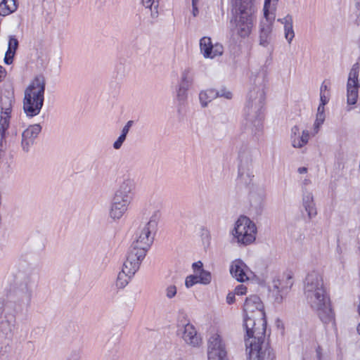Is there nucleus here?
<instances>
[{"mask_svg": "<svg viewBox=\"0 0 360 360\" xmlns=\"http://www.w3.org/2000/svg\"><path fill=\"white\" fill-rule=\"evenodd\" d=\"M243 309L245 342L247 350L249 349V360H274L275 354L265 340L266 322L260 298L257 295L248 297Z\"/></svg>", "mask_w": 360, "mask_h": 360, "instance_id": "obj_1", "label": "nucleus"}, {"mask_svg": "<svg viewBox=\"0 0 360 360\" xmlns=\"http://www.w3.org/2000/svg\"><path fill=\"white\" fill-rule=\"evenodd\" d=\"M39 280V273L36 267L31 265L22 266L14 283L0 297V304L20 314L27 311Z\"/></svg>", "mask_w": 360, "mask_h": 360, "instance_id": "obj_2", "label": "nucleus"}, {"mask_svg": "<svg viewBox=\"0 0 360 360\" xmlns=\"http://www.w3.org/2000/svg\"><path fill=\"white\" fill-rule=\"evenodd\" d=\"M251 84L247 94L244 108L243 126L252 134L262 131L264 120L266 75L263 70L251 77Z\"/></svg>", "mask_w": 360, "mask_h": 360, "instance_id": "obj_3", "label": "nucleus"}, {"mask_svg": "<svg viewBox=\"0 0 360 360\" xmlns=\"http://www.w3.org/2000/svg\"><path fill=\"white\" fill-rule=\"evenodd\" d=\"M304 294L307 303L315 310L324 324H334L335 316L322 274L317 271L307 274L304 281Z\"/></svg>", "mask_w": 360, "mask_h": 360, "instance_id": "obj_4", "label": "nucleus"}, {"mask_svg": "<svg viewBox=\"0 0 360 360\" xmlns=\"http://www.w3.org/2000/svg\"><path fill=\"white\" fill-rule=\"evenodd\" d=\"M160 217L159 211H155L148 221L141 222L135 233V240L130 246L127 254L141 261L153 244Z\"/></svg>", "mask_w": 360, "mask_h": 360, "instance_id": "obj_5", "label": "nucleus"}, {"mask_svg": "<svg viewBox=\"0 0 360 360\" xmlns=\"http://www.w3.org/2000/svg\"><path fill=\"white\" fill-rule=\"evenodd\" d=\"M45 86V77L39 75L25 89L23 110L27 116L32 117L39 114L44 105Z\"/></svg>", "mask_w": 360, "mask_h": 360, "instance_id": "obj_6", "label": "nucleus"}, {"mask_svg": "<svg viewBox=\"0 0 360 360\" xmlns=\"http://www.w3.org/2000/svg\"><path fill=\"white\" fill-rule=\"evenodd\" d=\"M135 184L127 178L120 184L112 197L109 210V217L114 221L120 220L128 210L134 196Z\"/></svg>", "mask_w": 360, "mask_h": 360, "instance_id": "obj_7", "label": "nucleus"}, {"mask_svg": "<svg viewBox=\"0 0 360 360\" xmlns=\"http://www.w3.org/2000/svg\"><path fill=\"white\" fill-rule=\"evenodd\" d=\"M235 9V29L238 36L248 37L254 22L255 0H233Z\"/></svg>", "mask_w": 360, "mask_h": 360, "instance_id": "obj_8", "label": "nucleus"}, {"mask_svg": "<svg viewBox=\"0 0 360 360\" xmlns=\"http://www.w3.org/2000/svg\"><path fill=\"white\" fill-rule=\"evenodd\" d=\"M257 228L247 217L241 216L236 221L233 235L238 243L247 245L255 240Z\"/></svg>", "mask_w": 360, "mask_h": 360, "instance_id": "obj_9", "label": "nucleus"}, {"mask_svg": "<svg viewBox=\"0 0 360 360\" xmlns=\"http://www.w3.org/2000/svg\"><path fill=\"white\" fill-rule=\"evenodd\" d=\"M18 314H21L0 304V340L6 339L11 342Z\"/></svg>", "mask_w": 360, "mask_h": 360, "instance_id": "obj_10", "label": "nucleus"}, {"mask_svg": "<svg viewBox=\"0 0 360 360\" xmlns=\"http://www.w3.org/2000/svg\"><path fill=\"white\" fill-rule=\"evenodd\" d=\"M141 260L136 259L134 256L127 255V258L124 262L122 271L118 274L116 280V286L120 288H124L130 279L134 276L139 270Z\"/></svg>", "mask_w": 360, "mask_h": 360, "instance_id": "obj_11", "label": "nucleus"}, {"mask_svg": "<svg viewBox=\"0 0 360 360\" xmlns=\"http://www.w3.org/2000/svg\"><path fill=\"white\" fill-rule=\"evenodd\" d=\"M208 360H226V346L218 333L210 336L208 340Z\"/></svg>", "mask_w": 360, "mask_h": 360, "instance_id": "obj_12", "label": "nucleus"}, {"mask_svg": "<svg viewBox=\"0 0 360 360\" xmlns=\"http://www.w3.org/2000/svg\"><path fill=\"white\" fill-rule=\"evenodd\" d=\"M14 101L13 93L11 91H5L0 98L1 117L0 125L1 131L8 129L9 127L10 115L12 110V105Z\"/></svg>", "mask_w": 360, "mask_h": 360, "instance_id": "obj_13", "label": "nucleus"}, {"mask_svg": "<svg viewBox=\"0 0 360 360\" xmlns=\"http://www.w3.org/2000/svg\"><path fill=\"white\" fill-rule=\"evenodd\" d=\"M193 74L190 69H185L181 75V79L176 87V99L179 106L184 105L188 97V90L192 85Z\"/></svg>", "mask_w": 360, "mask_h": 360, "instance_id": "obj_14", "label": "nucleus"}, {"mask_svg": "<svg viewBox=\"0 0 360 360\" xmlns=\"http://www.w3.org/2000/svg\"><path fill=\"white\" fill-rule=\"evenodd\" d=\"M41 131V127L39 124L30 125L22 133L21 147L25 152L30 151L34 146L38 135Z\"/></svg>", "mask_w": 360, "mask_h": 360, "instance_id": "obj_15", "label": "nucleus"}, {"mask_svg": "<svg viewBox=\"0 0 360 360\" xmlns=\"http://www.w3.org/2000/svg\"><path fill=\"white\" fill-rule=\"evenodd\" d=\"M200 51L206 58H214L221 56L224 47L220 44H212L210 37H204L200 41Z\"/></svg>", "mask_w": 360, "mask_h": 360, "instance_id": "obj_16", "label": "nucleus"}, {"mask_svg": "<svg viewBox=\"0 0 360 360\" xmlns=\"http://www.w3.org/2000/svg\"><path fill=\"white\" fill-rule=\"evenodd\" d=\"M249 272H250L249 267L241 259H238L232 262L230 273L238 281L243 283L249 280Z\"/></svg>", "mask_w": 360, "mask_h": 360, "instance_id": "obj_17", "label": "nucleus"}, {"mask_svg": "<svg viewBox=\"0 0 360 360\" xmlns=\"http://www.w3.org/2000/svg\"><path fill=\"white\" fill-rule=\"evenodd\" d=\"M265 17V21H262L260 24V35L259 44L260 45L266 47L271 41V32H272V21L274 20V15L270 16L269 11L268 16Z\"/></svg>", "mask_w": 360, "mask_h": 360, "instance_id": "obj_18", "label": "nucleus"}, {"mask_svg": "<svg viewBox=\"0 0 360 360\" xmlns=\"http://www.w3.org/2000/svg\"><path fill=\"white\" fill-rule=\"evenodd\" d=\"M266 198L265 190L262 187H254L250 192L249 200L250 206L256 212H260L264 207Z\"/></svg>", "mask_w": 360, "mask_h": 360, "instance_id": "obj_19", "label": "nucleus"}, {"mask_svg": "<svg viewBox=\"0 0 360 360\" xmlns=\"http://www.w3.org/2000/svg\"><path fill=\"white\" fill-rule=\"evenodd\" d=\"M256 152L257 149L251 147L249 144H241L238 148V166H252L254 155Z\"/></svg>", "mask_w": 360, "mask_h": 360, "instance_id": "obj_20", "label": "nucleus"}, {"mask_svg": "<svg viewBox=\"0 0 360 360\" xmlns=\"http://www.w3.org/2000/svg\"><path fill=\"white\" fill-rule=\"evenodd\" d=\"M302 193V205L307 212L309 219H311L317 214L314 195L313 193L307 191V188H303Z\"/></svg>", "mask_w": 360, "mask_h": 360, "instance_id": "obj_21", "label": "nucleus"}, {"mask_svg": "<svg viewBox=\"0 0 360 360\" xmlns=\"http://www.w3.org/2000/svg\"><path fill=\"white\" fill-rule=\"evenodd\" d=\"M277 21L283 25L285 39L288 43L290 44L295 35L293 28V18L292 15L288 13L285 17L278 18Z\"/></svg>", "mask_w": 360, "mask_h": 360, "instance_id": "obj_22", "label": "nucleus"}, {"mask_svg": "<svg viewBox=\"0 0 360 360\" xmlns=\"http://www.w3.org/2000/svg\"><path fill=\"white\" fill-rule=\"evenodd\" d=\"M182 338L187 344L194 347L198 345L200 340L195 328L190 323L184 326Z\"/></svg>", "mask_w": 360, "mask_h": 360, "instance_id": "obj_23", "label": "nucleus"}, {"mask_svg": "<svg viewBox=\"0 0 360 360\" xmlns=\"http://www.w3.org/2000/svg\"><path fill=\"white\" fill-rule=\"evenodd\" d=\"M292 283L290 285H283L282 282L279 280H274L271 287V291L274 294L275 301L278 303H281L283 299V294H285L288 289L291 287Z\"/></svg>", "mask_w": 360, "mask_h": 360, "instance_id": "obj_24", "label": "nucleus"}, {"mask_svg": "<svg viewBox=\"0 0 360 360\" xmlns=\"http://www.w3.org/2000/svg\"><path fill=\"white\" fill-rule=\"evenodd\" d=\"M251 167L252 166H238L239 180L245 185L250 184L254 177Z\"/></svg>", "mask_w": 360, "mask_h": 360, "instance_id": "obj_25", "label": "nucleus"}, {"mask_svg": "<svg viewBox=\"0 0 360 360\" xmlns=\"http://www.w3.org/2000/svg\"><path fill=\"white\" fill-rule=\"evenodd\" d=\"M218 97V91L215 89H207L199 94V99L202 107H206L213 99Z\"/></svg>", "mask_w": 360, "mask_h": 360, "instance_id": "obj_26", "label": "nucleus"}, {"mask_svg": "<svg viewBox=\"0 0 360 360\" xmlns=\"http://www.w3.org/2000/svg\"><path fill=\"white\" fill-rule=\"evenodd\" d=\"M17 9L16 0H3L0 4V15L6 16Z\"/></svg>", "mask_w": 360, "mask_h": 360, "instance_id": "obj_27", "label": "nucleus"}, {"mask_svg": "<svg viewBox=\"0 0 360 360\" xmlns=\"http://www.w3.org/2000/svg\"><path fill=\"white\" fill-rule=\"evenodd\" d=\"M360 65L359 63H356L353 65L349 73L347 85H355L359 86V82L358 79Z\"/></svg>", "mask_w": 360, "mask_h": 360, "instance_id": "obj_28", "label": "nucleus"}, {"mask_svg": "<svg viewBox=\"0 0 360 360\" xmlns=\"http://www.w3.org/2000/svg\"><path fill=\"white\" fill-rule=\"evenodd\" d=\"M359 86L355 85H347V104L348 105H354L358 98V88Z\"/></svg>", "mask_w": 360, "mask_h": 360, "instance_id": "obj_29", "label": "nucleus"}, {"mask_svg": "<svg viewBox=\"0 0 360 360\" xmlns=\"http://www.w3.org/2000/svg\"><path fill=\"white\" fill-rule=\"evenodd\" d=\"M309 140V132L307 130H303L302 134L299 139H295L292 141V147L296 148H301L307 143Z\"/></svg>", "mask_w": 360, "mask_h": 360, "instance_id": "obj_30", "label": "nucleus"}, {"mask_svg": "<svg viewBox=\"0 0 360 360\" xmlns=\"http://www.w3.org/2000/svg\"><path fill=\"white\" fill-rule=\"evenodd\" d=\"M198 280L200 283L202 284H208L211 282L212 276L211 274L209 271H205L204 269H201L199 272V275H198Z\"/></svg>", "mask_w": 360, "mask_h": 360, "instance_id": "obj_31", "label": "nucleus"}, {"mask_svg": "<svg viewBox=\"0 0 360 360\" xmlns=\"http://www.w3.org/2000/svg\"><path fill=\"white\" fill-rule=\"evenodd\" d=\"M143 5L146 8H149L150 10H152V6H154V8L155 9V12L151 13V15L153 18H155L158 15V11L157 8L158 7V4H155V0H142Z\"/></svg>", "mask_w": 360, "mask_h": 360, "instance_id": "obj_32", "label": "nucleus"}, {"mask_svg": "<svg viewBox=\"0 0 360 360\" xmlns=\"http://www.w3.org/2000/svg\"><path fill=\"white\" fill-rule=\"evenodd\" d=\"M18 47V41L14 36L9 37L8 45V51H9V53L12 52L15 53Z\"/></svg>", "mask_w": 360, "mask_h": 360, "instance_id": "obj_33", "label": "nucleus"}, {"mask_svg": "<svg viewBox=\"0 0 360 360\" xmlns=\"http://www.w3.org/2000/svg\"><path fill=\"white\" fill-rule=\"evenodd\" d=\"M199 280L197 275H190L186 278L185 285L187 288H191L195 284L198 283Z\"/></svg>", "mask_w": 360, "mask_h": 360, "instance_id": "obj_34", "label": "nucleus"}, {"mask_svg": "<svg viewBox=\"0 0 360 360\" xmlns=\"http://www.w3.org/2000/svg\"><path fill=\"white\" fill-rule=\"evenodd\" d=\"M7 129H5L4 131H1V125H0V154L1 157L2 156L4 150L6 149V140H5V134Z\"/></svg>", "mask_w": 360, "mask_h": 360, "instance_id": "obj_35", "label": "nucleus"}, {"mask_svg": "<svg viewBox=\"0 0 360 360\" xmlns=\"http://www.w3.org/2000/svg\"><path fill=\"white\" fill-rule=\"evenodd\" d=\"M325 117L321 116H316V120L314 124V133L313 135L316 134L319 131V128L321 126V124L324 122Z\"/></svg>", "mask_w": 360, "mask_h": 360, "instance_id": "obj_36", "label": "nucleus"}, {"mask_svg": "<svg viewBox=\"0 0 360 360\" xmlns=\"http://www.w3.org/2000/svg\"><path fill=\"white\" fill-rule=\"evenodd\" d=\"M11 342L8 340L5 339V343L0 344V354L4 356L8 353L11 350Z\"/></svg>", "mask_w": 360, "mask_h": 360, "instance_id": "obj_37", "label": "nucleus"}, {"mask_svg": "<svg viewBox=\"0 0 360 360\" xmlns=\"http://www.w3.org/2000/svg\"><path fill=\"white\" fill-rule=\"evenodd\" d=\"M165 292L167 297L169 299H172L176 294V288L174 285H170L168 287H167Z\"/></svg>", "mask_w": 360, "mask_h": 360, "instance_id": "obj_38", "label": "nucleus"}, {"mask_svg": "<svg viewBox=\"0 0 360 360\" xmlns=\"http://www.w3.org/2000/svg\"><path fill=\"white\" fill-rule=\"evenodd\" d=\"M126 137L127 136H124V134H120L117 139L114 142L113 148L115 150H119L124 142Z\"/></svg>", "mask_w": 360, "mask_h": 360, "instance_id": "obj_39", "label": "nucleus"}, {"mask_svg": "<svg viewBox=\"0 0 360 360\" xmlns=\"http://www.w3.org/2000/svg\"><path fill=\"white\" fill-rule=\"evenodd\" d=\"M300 136V128L298 126H294L291 129V134H290V139H291V144L292 145V141L295 139H299Z\"/></svg>", "mask_w": 360, "mask_h": 360, "instance_id": "obj_40", "label": "nucleus"}, {"mask_svg": "<svg viewBox=\"0 0 360 360\" xmlns=\"http://www.w3.org/2000/svg\"><path fill=\"white\" fill-rule=\"evenodd\" d=\"M246 292L247 288L244 285L240 284L236 287L234 293L238 295H245Z\"/></svg>", "mask_w": 360, "mask_h": 360, "instance_id": "obj_41", "label": "nucleus"}, {"mask_svg": "<svg viewBox=\"0 0 360 360\" xmlns=\"http://www.w3.org/2000/svg\"><path fill=\"white\" fill-rule=\"evenodd\" d=\"M15 53L12 52V51H11V53H9V51L7 50V51L5 54V58H4V62L6 64L10 65L13 63V59Z\"/></svg>", "mask_w": 360, "mask_h": 360, "instance_id": "obj_42", "label": "nucleus"}, {"mask_svg": "<svg viewBox=\"0 0 360 360\" xmlns=\"http://www.w3.org/2000/svg\"><path fill=\"white\" fill-rule=\"evenodd\" d=\"M218 97H224L227 99H231L232 98V93L225 89H221L218 91Z\"/></svg>", "mask_w": 360, "mask_h": 360, "instance_id": "obj_43", "label": "nucleus"}, {"mask_svg": "<svg viewBox=\"0 0 360 360\" xmlns=\"http://www.w3.org/2000/svg\"><path fill=\"white\" fill-rule=\"evenodd\" d=\"M134 122L132 120H129L127 122L124 127L122 128L121 134H124V136H127L130 128L133 125Z\"/></svg>", "mask_w": 360, "mask_h": 360, "instance_id": "obj_44", "label": "nucleus"}, {"mask_svg": "<svg viewBox=\"0 0 360 360\" xmlns=\"http://www.w3.org/2000/svg\"><path fill=\"white\" fill-rule=\"evenodd\" d=\"M278 0H272L274 3L278 2ZM271 0H264V13L266 16H268L269 14V8H270Z\"/></svg>", "mask_w": 360, "mask_h": 360, "instance_id": "obj_45", "label": "nucleus"}, {"mask_svg": "<svg viewBox=\"0 0 360 360\" xmlns=\"http://www.w3.org/2000/svg\"><path fill=\"white\" fill-rule=\"evenodd\" d=\"M193 269L195 272L199 273L202 269V263L201 262H197L193 264Z\"/></svg>", "mask_w": 360, "mask_h": 360, "instance_id": "obj_46", "label": "nucleus"}, {"mask_svg": "<svg viewBox=\"0 0 360 360\" xmlns=\"http://www.w3.org/2000/svg\"><path fill=\"white\" fill-rule=\"evenodd\" d=\"M235 293L229 292L226 296V302L228 304H231L235 301Z\"/></svg>", "mask_w": 360, "mask_h": 360, "instance_id": "obj_47", "label": "nucleus"}, {"mask_svg": "<svg viewBox=\"0 0 360 360\" xmlns=\"http://www.w3.org/2000/svg\"><path fill=\"white\" fill-rule=\"evenodd\" d=\"M324 111H325L324 105L319 104L318 109H317L316 116L321 115L322 117H325Z\"/></svg>", "mask_w": 360, "mask_h": 360, "instance_id": "obj_48", "label": "nucleus"}, {"mask_svg": "<svg viewBox=\"0 0 360 360\" xmlns=\"http://www.w3.org/2000/svg\"><path fill=\"white\" fill-rule=\"evenodd\" d=\"M198 0H192V6H193V15L195 17L198 13V9L197 8V1Z\"/></svg>", "mask_w": 360, "mask_h": 360, "instance_id": "obj_49", "label": "nucleus"}, {"mask_svg": "<svg viewBox=\"0 0 360 360\" xmlns=\"http://www.w3.org/2000/svg\"><path fill=\"white\" fill-rule=\"evenodd\" d=\"M316 359L317 360H323L322 349L320 346H318L316 349Z\"/></svg>", "mask_w": 360, "mask_h": 360, "instance_id": "obj_50", "label": "nucleus"}, {"mask_svg": "<svg viewBox=\"0 0 360 360\" xmlns=\"http://www.w3.org/2000/svg\"><path fill=\"white\" fill-rule=\"evenodd\" d=\"M320 101H321V105H326L328 101V99L326 98V96H325L324 93H320Z\"/></svg>", "mask_w": 360, "mask_h": 360, "instance_id": "obj_51", "label": "nucleus"}, {"mask_svg": "<svg viewBox=\"0 0 360 360\" xmlns=\"http://www.w3.org/2000/svg\"><path fill=\"white\" fill-rule=\"evenodd\" d=\"M297 172L300 174H304L307 172V168L305 167H299Z\"/></svg>", "mask_w": 360, "mask_h": 360, "instance_id": "obj_52", "label": "nucleus"}, {"mask_svg": "<svg viewBox=\"0 0 360 360\" xmlns=\"http://www.w3.org/2000/svg\"><path fill=\"white\" fill-rule=\"evenodd\" d=\"M328 89V86L326 84H324V82L321 84V89H320V93H323V91H326Z\"/></svg>", "mask_w": 360, "mask_h": 360, "instance_id": "obj_53", "label": "nucleus"}, {"mask_svg": "<svg viewBox=\"0 0 360 360\" xmlns=\"http://www.w3.org/2000/svg\"><path fill=\"white\" fill-rule=\"evenodd\" d=\"M311 184V181L308 179H305L303 182H302V184H303V187L302 188H306L305 186L310 184Z\"/></svg>", "mask_w": 360, "mask_h": 360, "instance_id": "obj_54", "label": "nucleus"}, {"mask_svg": "<svg viewBox=\"0 0 360 360\" xmlns=\"http://www.w3.org/2000/svg\"><path fill=\"white\" fill-rule=\"evenodd\" d=\"M355 6L358 10L360 9V0H354Z\"/></svg>", "mask_w": 360, "mask_h": 360, "instance_id": "obj_55", "label": "nucleus"}, {"mask_svg": "<svg viewBox=\"0 0 360 360\" xmlns=\"http://www.w3.org/2000/svg\"><path fill=\"white\" fill-rule=\"evenodd\" d=\"M2 67L0 65V81L1 80L2 77H4V72L2 70Z\"/></svg>", "mask_w": 360, "mask_h": 360, "instance_id": "obj_56", "label": "nucleus"}, {"mask_svg": "<svg viewBox=\"0 0 360 360\" xmlns=\"http://www.w3.org/2000/svg\"><path fill=\"white\" fill-rule=\"evenodd\" d=\"M356 330L359 334L360 335V323L358 324Z\"/></svg>", "mask_w": 360, "mask_h": 360, "instance_id": "obj_57", "label": "nucleus"}]
</instances>
